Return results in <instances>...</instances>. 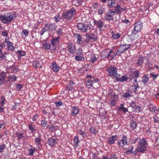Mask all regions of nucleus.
Wrapping results in <instances>:
<instances>
[{"label":"nucleus","mask_w":159,"mask_h":159,"mask_svg":"<svg viewBox=\"0 0 159 159\" xmlns=\"http://www.w3.org/2000/svg\"><path fill=\"white\" fill-rule=\"evenodd\" d=\"M119 77H117L116 79L117 81L124 82L126 81L128 79L127 76L125 75L122 76L120 78H119Z\"/></svg>","instance_id":"2f4dec72"},{"label":"nucleus","mask_w":159,"mask_h":159,"mask_svg":"<svg viewBox=\"0 0 159 159\" xmlns=\"http://www.w3.org/2000/svg\"><path fill=\"white\" fill-rule=\"evenodd\" d=\"M90 132L92 134H96L97 132V130L94 127L92 126L89 129Z\"/></svg>","instance_id":"de8ad7c7"},{"label":"nucleus","mask_w":159,"mask_h":159,"mask_svg":"<svg viewBox=\"0 0 159 159\" xmlns=\"http://www.w3.org/2000/svg\"><path fill=\"white\" fill-rule=\"evenodd\" d=\"M93 24L94 25L99 29L102 28L104 25L103 22L101 19L98 20L94 19Z\"/></svg>","instance_id":"4be33fe9"},{"label":"nucleus","mask_w":159,"mask_h":159,"mask_svg":"<svg viewBox=\"0 0 159 159\" xmlns=\"http://www.w3.org/2000/svg\"><path fill=\"white\" fill-rule=\"evenodd\" d=\"M36 151L34 148H30L29 150V154L28 155L31 156L33 155L34 152L35 151Z\"/></svg>","instance_id":"3c124183"},{"label":"nucleus","mask_w":159,"mask_h":159,"mask_svg":"<svg viewBox=\"0 0 159 159\" xmlns=\"http://www.w3.org/2000/svg\"><path fill=\"white\" fill-rule=\"evenodd\" d=\"M17 53L21 57L25 56L26 55L25 52L23 51L18 50L17 51Z\"/></svg>","instance_id":"5fc2aeb1"},{"label":"nucleus","mask_w":159,"mask_h":159,"mask_svg":"<svg viewBox=\"0 0 159 159\" xmlns=\"http://www.w3.org/2000/svg\"><path fill=\"white\" fill-rule=\"evenodd\" d=\"M41 139L40 136L36 137L34 139L35 144L38 146L41 145Z\"/></svg>","instance_id":"7c9ffc66"},{"label":"nucleus","mask_w":159,"mask_h":159,"mask_svg":"<svg viewBox=\"0 0 159 159\" xmlns=\"http://www.w3.org/2000/svg\"><path fill=\"white\" fill-rule=\"evenodd\" d=\"M84 0H72V3L75 6L81 5Z\"/></svg>","instance_id":"e433bc0d"},{"label":"nucleus","mask_w":159,"mask_h":159,"mask_svg":"<svg viewBox=\"0 0 159 159\" xmlns=\"http://www.w3.org/2000/svg\"><path fill=\"white\" fill-rule=\"evenodd\" d=\"M139 37V35L138 32L132 30V34L131 35H128L125 38H123V41L125 43L127 42L128 43L132 42Z\"/></svg>","instance_id":"423d86ee"},{"label":"nucleus","mask_w":159,"mask_h":159,"mask_svg":"<svg viewBox=\"0 0 159 159\" xmlns=\"http://www.w3.org/2000/svg\"><path fill=\"white\" fill-rule=\"evenodd\" d=\"M16 17L15 12H10L5 13L4 15H0V20L2 23L7 24L11 23Z\"/></svg>","instance_id":"f257e3e1"},{"label":"nucleus","mask_w":159,"mask_h":159,"mask_svg":"<svg viewBox=\"0 0 159 159\" xmlns=\"http://www.w3.org/2000/svg\"><path fill=\"white\" fill-rule=\"evenodd\" d=\"M145 59L144 57L143 56L139 57L137 62L136 63V66H142Z\"/></svg>","instance_id":"5701e85b"},{"label":"nucleus","mask_w":159,"mask_h":159,"mask_svg":"<svg viewBox=\"0 0 159 159\" xmlns=\"http://www.w3.org/2000/svg\"><path fill=\"white\" fill-rule=\"evenodd\" d=\"M102 3L107 4V6L110 8L115 7L116 5V1L115 0H101Z\"/></svg>","instance_id":"2eb2a0df"},{"label":"nucleus","mask_w":159,"mask_h":159,"mask_svg":"<svg viewBox=\"0 0 159 159\" xmlns=\"http://www.w3.org/2000/svg\"><path fill=\"white\" fill-rule=\"evenodd\" d=\"M75 84V83L72 80H70L69 84L67 85L66 89L67 90H71L74 89V85Z\"/></svg>","instance_id":"c756f323"},{"label":"nucleus","mask_w":159,"mask_h":159,"mask_svg":"<svg viewBox=\"0 0 159 159\" xmlns=\"http://www.w3.org/2000/svg\"><path fill=\"white\" fill-rule=\"evenodd\" d=\"M7 77L6 74V72L3 71L1 72L0 73V77L4 79H5Z\"/></svg>","instance_id":"052dcab7"},{"label":"nucleus","mask_w":159,"mask_h":159,"mask_svg":"<svg viewBox=\"0 0 159 159\" xmlns=\"http://www.w3.org/2000/svg\"><path fill=\"white\" fill-rule=\"evenodd\" d=\"M143 27L142 23L140 21H138L135 23L134 25V29L133 30L137 32L140 31Z\"/></svg>","instance_id":"f3484780"},{"label":"nucleus","mask_w":159,"mask_h":159,"mask_svg":"<svg viewBox=\"0 0 159 159\" xmlns=\"http://www.w3.org/2000/svg\"><path fill=\"white\" fill-rule=\"evenodd\" d=\"M86 38L85 40V43H88L90 42H93L97 40V37L94 33H87L86 34Z\"/></svg>","instance_id":"9b49d317"},{"label":"nucleus","mask_w":159,"mask_h":159,"mask_svg":"<svg viewBox=\"0 0 159 159\" xmlns=\"http://www.w3.org/2000/svg\"><path fill=\"white\" fill-rule=\"evenodd\" d=\"M77 29L82 32H87L91 28L88 25L83 23H79L77 25Z\"/></svg>","instance_id":"f8f14e48"},{"label":"nucleus","mask_w":159,"mask_h":159,"mask_svg":"<svg viewBox=\"0 0 159 159\" xmlns=\"http://www.w3.org/2000/svg\"><path fill=\"white\" fill-rule=\"evenodd\" d=\"M109 50V48L104 49L101 52L100 55L101 57L103 58H107L108 59V51Z\"/></svg>","instance_id":"a878e982"},{"label":"nucleus","mask_w":159,"mask_h":159,"mask_svg":"<svg viewBox=\"0 0 159 159\" xmlns=\"http://www.w3.org/2000/svg\"><path fill=\"white\" fill-rule=\"evenodd\" d=\"M129 142L128 141V139L125 135H124L122 139L118 140V144L120 147H123L124 145H128Z\"/></svg>","instance_id":"ddd939ff"},{"label":"nucleus","mask_w":159,"mask_h":159,"mask_svg":"<svg viewBox=\"0 0 159 159\" xmlns=\"http://www.w3.org/2000/svg\"><path fill=\"white\" fill-rule=\"evenodd\" d=\"M24 133H17L16 134V135L17 136V139L18 140H19L24 138Z\"/></svg>","instance_id":"864d4df0"},{"label":"nucleus","mask_w":159,"mask_h":159,"mask_svg":"<svg viewBox=\"0 0 159 159\" xmlns=\"http://www.w3.org/2000/svg\"><path fill=\"white\" fill-rule=\"evenodd\" d=\"M83 51L81 48H79L77 49L76 54L75 56V60L77 61H81L84 59L83 54Z\"/></svg>","instance_id":"9d476101"},{"label":"nucleus","mask_w":159,"mask_h":159,"mask_svg":"<svg viewBox=\"0 0 159 159\" xmlns=\"http://www.w3.org/2000/svg\"><path fill=\"white\" fill-rule=\"evenodd\" d=\"M17 77L14 75H10L8 77V79L9 81L15 82L16 80Z\"/></svg>","instance_id":"c03bdc74"},{"label":"nucleus","mask_w":159,"mask_h":159,"mask_svg":"<svg viewBox=\"0 0 159 159\" xmlns=\"http://www.w3.org/2000/svg\"><path fill=\"white\" fill-rule=\"evenodd\" d=\"M74 36L77 39V42L78 44H82L83 43V39L81 35L77 33H76L75 34Z\"/></svg>","instance_id":"393cba45"},{"label":"nucleus","mask_w":159,"mask_h":159,"mask_svg":"<svg viewBox=\"0 0 159 159\" xmlns=\"http://www.w3.org/2000/svg\"><path fill=\"white\" fill-rule=\"evenodd\" d=\"M47 122L46 120H42L41 122V126L43 127H45L47 125Z\"/></svg>","instance_id":"e2e57ef3"},{"label":"nucleus","mask_w":159,"mask_h":159,"mask_svg":"<svg viewBox=\"0 0 159 159\" xmlns=\"http://www.w3.org/2000/svg\"><path fill=\"white\" fill-rule=\"evenodd\" d=\"M105 11L104 9L102 7H101L98 10V13L100 15H101L102 14L104 13Z\"/></svg>","instance_id":"13d9d810"},{"label":"nucleus","mask_w":159,"mask_h":159,"mask_svg":"<svg viewBox=\"0 0 159 159\" xmlns=\"http://www.w3.org/2000/svg\"><path fill=\"white\" fill-rule=\"evenodd\" d=\"M52 68L53 71L55 72H59L60 70V67L59 66L57 65L55 62H52Z\"/></svg>","instance_id":"bb28decb"},{"label":"nucleus","mask_w":159,"mask_h":159,"mask_svg":"<svg viewBox=\"0 0 159 159\" xmlns=\"http://www.w3.org/2000/svg\"><path fill=\"white\" fill-rule=\"evenodd\" d=\"M154 123H157L159 122V117L156 116H154L152 117Z\"/></svg>","instance_id":"338daca9"},{"label":"nucleus","mask_w":159,"mask_h":159,"mask_svg":"<svg viewBox=\"0 0 159 159\" xmlns=\"http://www.w3.org/2000/svg\"><path fill=\"white\" fill-rule=\"evenodd\" d=\"M115 11L113 9H109L105 13L104 19L105 20L113 21L114 16L115 15Z\"/></svg>","instance_id":"0eeeda50"},{"label":"nucleus","mask_w":159,"mask_h":159,"mask_svg":"<svg viewBox=\"0 0 159 159\" xmlns=\"http://www.w3.org/2000/svg\"><path fill=\"white\" fill-rule=\"evenodd\" d=\"M150 75V76L152 78L153 80L156 79L158 76V75L157 74H155L154 72H152L151 73Z\"/></svg>","instance_id":"6e6d98bb"},{"label":"nucleus","mask_w":159,"mask_h":159,"mask_svg":"<svg viewBox=\"0 0 159 159\" xmlns=\"http://www.w3.org/2000/svg\"><path fill=\"white\" fill-rule=\"evenodd\" d=\"M131 96V93L128 92H126L124 93V94L122 95V97L125 98H127Z\"/></svg>","instance_id":"8fccbe9b"},{"label":"nucleus","mask_w":159,"mask_h":159,"mask_svg":"<svg viewBox=\"0 0 159 159\" xmlns=\"http://www.w3.org/2000/svg\"><path fill=\"white\" fill-rule=\"evenodd\" d=\"M42 48L45 50H48L50 49L51 46L50 43L45 42L42 44Z\"/></svg>","instance_id":"c85d7f7f"},{"label":"nucleus","mask_w":159,"mask_h":159,"mask_svg":"<svg viewBox=\"0 0 159 159\" xmlns=\"http://www.w3.org/2000/svg\"><path fill=\"white\" fill-rule=\"evenodd\" d=\"M148 145L146 140L144 138H143L139 141L138 146L135 150V152H141L145 151Z\"/></svg>","instance_id":"7ed1b4c3"},{"label":"nucleus","mask_w":159,"mask_h":159,"mask_svg":"<svg viewBox=\"0 0 159 159\" xmlns=\"http://www.w3.org/2000/svg\"><path fill=\"white\" fill-rule=\"evenodd\" d=\"M133 74L134 75V78H138L140 76L139 71L137 70L134 71Z\"/></svg>","instance_id":"4d7b16f0"},{"label":"nucleus","mask_w":159,"mask_h":159,"mask_svg":"<svg viewBox=\"0 0 159 159\" xmlns=\"http://www.w3.org/2000/svg\"><path fill=\"white\" fill-rule=\"evenodd\" d=\"M122 43L123 44H120L116 51L118 56H120L121 54L123 53L125 51L128 50L131 46V44H128L127 42L124 43L123 41V39L121 42V43Z\"/></svg>","instance_id":"20e7f679"},{"label":"nucleus","mask_w":159,"mask_h":159,"mask_svg":"<svg viewBox=\"0 0 159 159\" xmlns=\"http://www.w3.org/2000/svg\"><path fill=\"white\" fill-rule=\"evenodd\" d=\"M113 98H112L111 100L110 101V105L111 107H114L115 106L117 103L118 96L116 95H113Z\"/></svg>","instance_id":"b1692460"},{"label":"nucleus","mask_w":159,"mask_h":159,"mask_svg":"<svg viewBox=\"0 0 159 159\" xmlns=\"http://www.w3.org/2000/svg\"><path fill=\"white\" fill-rule=\"evenodd\" d=\"M70 111L71 115L73 116H76L80 113V109L77 107H72Z\"/></svg>","instance_id":"6ab92c4d"},{"label":"nucleus","mask_w":159,"mask_h":159,"mask_svg":"<svg viewBox=\"0 0 159 159\" xmlns=\"http://www.w3.org/2000/svg\"><path fill=\"white\" fill-rule=\"evenodd\" d=\"M115 13L117 14H120L124 11H126L127 9L126 8L124 7H121L119 4H117L115 7Z\"/></svg>","instance_id":"dca6fc26"},{"label":"nucleus","mask_w":159,"mask_h":159,"mask_svg":"<svg viewBox=\"0 0 159 159\" xmlns=\"http://www.w3.org/2000/svg\"><path fill=\"white\" fill-rule=\"evenodd\" d=\"M117 138V135H113L110 137L108 140L107 143L108 144L110 145L113 144L116 140Z\"/></svg>","instance_id":"cd10ccee"},{"label":"nucleus","mask_w":159,"mask_h":159,"mask_svg":"<svg viewBox=\"0 0 159 159\" xmlns=\"http://www.w3.org/2000/svg\"><path fill=\"white\" fill-rule=\"evenodd\" d=\"M134 108L135 111H136L137 113H139L141 111V108L139 106H136Z\"/></svg>","instance_id":"774afa93"},{"label":"nucleus","mask_w":159,"mask_h":159,"mask_svg":"<svg viewBox=\"0 0 159 159\" xmlns=\"http://www.w3.org/2000/svg\"><path fill=\"white\" fill-rule=\"evenodd\" d=\"M5 42L6 44L8 50L11 51L14 50L15 47L12 45V43L10 41L9 39L6 38L5 39Z\"/></svg>","instance_id":"a211bd4d"},{"label":"nucleus","mask_w":159,"mask_h":159,"mask_svg":"<svg viewBox=\"0 0 159 159\" xmlns=\"http://www.w3.org/2000/svg\"><path fill=\"white\" fill-rule=\"evenodd\" d=\"M149 108L150 110L152 113H155V114H158L157 112H155L156 111H157V108L156 106H154L152 105H150Z\"/></svg>","instance_id":"ea45409f"},{"label":"nucleus","mask_w":159,"mask_h":159,"mask_svg":"<svg viewBox=\"0 0 159 159\" xmlns=\"http://www.w3.org/2000/svg\"><path fill=\"white\" fill-rule=\"evenodd\" d=\"M124 104H121L120 105V107L119 108V110H122L123 112L125 113L126 112L128 111V109L125 108L124 106Z\"/></svg>","instance_id":"a18cd8bd"},{"label":"nucleus","mask_w":159,"mask_h":159,"mask_svg":"<svg viewBox=\"0 0 159 159\" xmlns=\"http://www.w3.org/2000/svg\"><path fill=\"white\" fill-rule=\"evenodd\" d=\"M28 126L29 130L31 132V133H33L35 131L36 129L35 128L32 124H28Z\"/></svg>","instance_id":"49530a36"},{"label":"nucleus","mask_w":159,"mask_h":159,"mask_svg":"<svg viewBox=\"0 0 159 159\" xmlns=\"http://www.w3.org/2000/svg\"><path fill=\"white\" fill-rule=\"evenodd\" d=\"M139 87V86L137 83H134L131 86V88L133 92L134 93L137 92V89Z\"/></svg>","instance_id":"4c0bfd02"},{"label":"nucleus","mask_w":159,"mask_h":159,"mask_svg":"<svg viewBox=\"0 0 159 159\" xmlns=\"http://www.w3.org/2000/svg\"><path fill=\"white\" fill-rule=\"evenodd\" d=\"M21 34L22 35H24L25 37H26L28 36L29 33L27 30H23L21 32Z\"/></svg>","instance_id":"69168bd1"},{"label":"nucleus","mask_w":159,"mask_h":159,"mask_svg":"<svg viewBox=\"0 0 159 159\" xmlns=\"http://www.w3.org/2000/svg\"><path fill=\"white\" fill-rule=\"evenodd\" d=\"M0 99L1 100L0 103L2 106L3 107L5 104V102L6 101V99L4 96L2 95L0 97Z\"/></svg>","instance_id":"09e8293b"},{"label":"nucleus","mask_w":159,"mask_h":159,"mask_svg":"<svg viewBox=\"0 0 159 159\" xmlns=\"http://www.w3.org/2000/svg\"><path fill=\"white\" fill-rule=\"evenodd\" d=\"M67 50L71 54L73 55L76 51V46L72 42H69L67 45Z\"/></svg>","instance_id":"4468645a"},{"label":"nucleus","mask_w":159,"mask_h":159,"mask_svg":"<svg viewBox=\"0 0 159 159\" xmlns=\"http://www.w3.org/2000/svg\"><path fill=\"white\" fill-rule=\"evenodd\" d=\"M87 77L88 78L85 83L86 87L89 89L95 88L93 86L94 84L99 81V79L90 75H88Z\"/></svg>","instance_id":"f03ea898"},{"label":"nucleus","mask_w":159,"mask_h":159,"mask_svg":"<svg viewBox=\"0 0 159 159\" xmlns=\"http://www.w3.org/2000/svg\"><path fill=\"white\" fill-rule=\"evenodd\" d=\"M39 116V114L38 113H35L33 117L32 118V119L33 121H36Z\"/></svg>","instance_id":"0e129e2a"},{"label":"nucleus","mask_w":159,"mask_h":159,"mask_svg":"<svg viewBox=\"0 0 159 159\" xmlns=\"http://www.w3.org/2000/svg\"><path fill=\"white\" fill-rule=\"evenodd\" d=\"M60 36H58L54 38H52V39L51 40L50 43L52 45V48H55V47L56 44H57L58 43L60 42Z\"/></svg>","instance_id":"aec40b11"},{"label":"nucleus","mask_w":159,"mask_h":159,"mask_svg":"<svg viewBox=\"0 0 159 159\" xmlns=\"http://www.w3.org/2000/svg\"><path fill=\"white\" fill-rule=\"evenodd\" d=\"M112 37L114 39H118L120 38L121 36V34L119 33H114L113 32L111 33Z\"/></svg>","instance_id":"58836bf2"},{"label":"nucleus","mask_w":159,"mask_h":159,"mask_svg":"<svg viewBox=\"0 0 159 159\" xmlns=\"http://www.w3.org/2000/svg\"><path fill=\"white\" fill-rule=\"evenodd\" d=\"M57 143V142L55 139L52 138H50L48 139V144L51 146H54Z\"/></svg>","instance_id":"473e14b6"},{"label":"nucleus","mask_w":159,"mask_h":159,"mask_svg":"<svg viewBox=\"0 0 159 159\" xmlns=\"http://www.w3.org/2000/svg\"><path fill=\"white\" fill-rule=\"evenodd\" d=\"M56 33L57 35L60 36L62 35L63 34V29L59 28L56 31Z\"/></svg>","instance_id":"680f3d73"},{"label":"nucleus","mask_w":159,"mask_h":159,"mask_svg":"<svg viewBox=\"0 0 159 159\" xmlns=\"http://www.w3.org/2000/svg\"><path fill=\"white\" fill-rule=\"evenodd\" d=\"M116 55L118 56L116 51L114 52L112 49H109L108 51V59L110 60H112Z\"/></svg>","instance_id":"412c9836"},{"label":"nucleus","mask_w":159,"mask_h":159,"mask_svg":"<svg viewBox=\"0 0 159 159\" xmlns=\"http://www.w3.org/2000/svg\"><path fill=\"white\" fill-rule=\"evenodd\" d=\"M57 27V25L54 23L50 24L47 23L45 24L44 27H43L40 31V34L41 35H42L46 31L55 30Z\"/></svg>","instance_id":"39448f33"},{"label":"nucleus","mask_w":159,"mask_h":159,"mask_svg":"<svg viewBox=\"0 0 159 159\" xmlns=\"http://www.w3.org/2000/svg\"><path fill=\"white\" fill-rule=\"evenodd\" d=\"M134 149V148L133 146H131L129 147V148H128V150L126 152V153L127 154L134 153V152L133 151Z\"/></svg>","instance_id":"37998d69"},{"label":"nucleus","mask_w":159,"mask_h":159,"mask_svg":"<svg viewBox=\"0 0 159 159\" xmlns=\"http://www.w3.org/2000/svg\"><path fill=\"white\" fill-rule=\"evenodd\" d=\"M73 141V143L74 144V148H76L78 146V143L80 142L79 138L77 136L75 137Z\"/></svg>","instance_id":"f704fd0d"},{"label":"nucleus","mask_w":159,"mask_h":159,"mask_svg":"<svg viewBox=\"0 0 159 159\" xmlns=\"http://www.w3.org/2000/svg\"><path fill=\"white\" fill-rule=\"evenodd\" d=\"M7 54V53L5 52L4 53L2 54V55L0 56V61H1L2 60H5L6 59L7 57L6 56V55Z\"/></svg>","instance_id":"bf43d9fd"},{"label":"nucleus","mask_w":159,"mask_h":159,"mask_svg":"<svg viewBox=\"0 0 159 159\" xmlns=\"http://www.w3.org/2000/svg\"><path fill=\"white\" fill-rule=\"evenodd\" d=\"M107 71L108 72V75L110 77H114L116 79V77L120 76V75L117 73V70L116 67L115 66L109 67Z\"/></svg>","instance_id":"1a4fd4ad"},{"label":"nucleus","mask_w":159,"mask_h":159,"mask_svg":"<svg viewBox=\"0 0 159 159\" xmlns=\"http://www.w3.org/2000/svg\"><path fill=\"white\" fill-rule=\"evenodd\" d=\"M76 14V10L73 8H71L67 12H65L62 15V17L66 19H70L74 16Z\"/></svg>","instance_id":"6e6552de"},{"label":"nucleus","mask_w":159,"mask_h":159,"mask_svg":"<svg viewBox=\"0 0 159 159\" xmlns=\"http://www.w3.org/2000/svg\"><path fill=\"white\" fill-rule=\"evenodd\" d=\"M118 157L117 155L114 154L110 155L109 158L107 156H103L102 159H117Z\"/></svg>","instance_id":"72a5a7b5"},{"label":"nucleus","mask_w":159,"mask_h":159,"mask_svg":"<svg viewBox=\"0 0 159 159\" xmlns=\"http://www.w3.org/2000/svg\"><path fill=\"white\" fill-rule=\"evenodd\" d=\"M137 124L133 120H131L130 123V127L133 130L135 129L137 127Z\"/></svg>","instance_id":"c9c22d12"},{"label":"nucleus","mask_w":159,"mask_h":159,"mask_svg":"<svg viewBox=\"0 0 159 159\" xmlns=\"http://www.w3.org/2000/svg\"><path fill=\"white\" fill-rule=\"evenodd\" d=\"M98 59V57H97L94 55L92 54L89 61L91 63H93L97 61Z\"/></svg>","instance_id":"a19ab883"},{"label":"nucleus","mask_w":159,"mask_h":159,"mask_svg":"<svg viewBox=\"0 0 159 159\" xmlns=\"http://www.w3.org/2000/svg\"><path fill=\"white\" fill-rule=\"evenodd\" d=\"M143 79L142 82L145 85L149 80L148 77L146 75H145L143 77Z\"/></svg>","instance_id":"603ef678"},{"label":"nucleus","mask_w":159,"mask_h":159,"mask_svg":"<svg viewBox=\"0 0 159 159\" xmlns=\"http://www.w3.org/2000/svg\"><path fill=\"white\" fill-rule=\"evenodd\" d=\"M77 133L78 134L82 135L84 138L86 136V134L85 131H83L81 129H77Z\"/></svg>","instance_id":"79ce46f5"}]
</instances>
